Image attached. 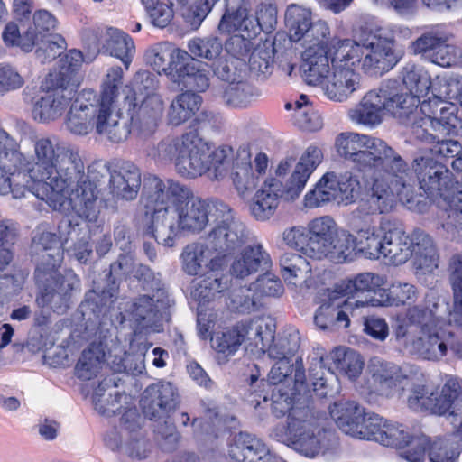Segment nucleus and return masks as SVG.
<instances>
[{"mask_svg": "<svg viewBox=\"0 0 462 462\" xmlns=\"http://www.w3.org/2000/svg\"><path fill=\"white\" fill-rule=\"evenodd\" d=\"M337 153L360 171H372L369 187L371 213L391 210L397 201L409 204L414 197L411 170L402 157L383 140L346 132L335 142Z\"/></svg>", "mask_w": 462, "mask_h": 462, "instance_id": "1", "label": "nucleus"}, {"mask_svg": "<svg viewBox=\"0 0 462 462\" xmlns=\"http://www.w3.org/2000/svg\"><path fill=\"white\" fill-rule=\"evenodd\" d=\"M142 201L146 214H152L147 233L158 244L171 247L181 232L198 234L206 227L217 200H202L188 186L152 175L144 180Z\"/></svg>", "mask_w": 462, "mask_h": 462, "instance_id": "2", "label": "nucleus"}, {"mask_svg": "<svg viewBox=\"0 0 462 462\" xmlns=\"http://www.w3.org/2000/svg\"><path fill=\"white\" fill-rule=\"evenodd\" d=\"M232 148L212 150L196 131L180 138H166L160 142L155 156L162 162H174L176 171L183 177L196 178L204 173L212 180H221L227 175Z\"/></svg>", "mask_w": 462, "mask_h": 462, "instance_id": "3", "label": "nucleus"}, {"mask_svg": "<svg viewBox=\"0 0 462 462\" xmlns=\"http://www.w3.org/2000/svg\"><path fill=\"white\" fill-rule=\"evenodd\" d=\"M33 152L30 159L23 155L22 162L13 168L9 174L12 180V195L14 199L31 192L42 200H52L53 181L60 174L62 154L68 145L59 143L49 136H35L32 139Z\"/></svg>", "mask_w": 462, "mask_h": 462, "instance_id": "4", "label": "nucleus"}, {"mask_svg": "<svg viewBox=\"0 0 462 462\" xmlns=\"http://www.w3.org/2000/svg\"><path fill=\"white\" fill-rule=\"evenodd\" d=\"M408 323L396 331L397 338H405L410 354L420 359L438 363L450 352L462 360V336L439 326L436 315L427 308L412 307L407 311Z\"/></svg>", "mask_w": 462, "mask_h": 462, "instance_id": "5", "label": "nucleus"}, {"mask_svg": "<svg viewBox=\"0 0 462 462\" xmlns=\"http://www.w3.org/2000/svg\"><path fill=\"white\" fill-rule=\"evenodd\" d=\"M413 171L421 189L431 197L439 208V219L443 229L457 239L462 233V190L455 189L451 173L441 163L428 156L417 157L413 161Z\"/></svg>", "mask_w": 462, "mask_h": 462, "instance_id": "6", "label": "nucleus"}, {"mask_svg": "<svg viewBox=\"0 0 462 462\" xmlns=\"http://www.w3.org/2000/svg\"><path fill=\"white\" fill-rule=\"evenodd\" d=\"M58 178L52 182L54 196L67 195L72 210L77 216L89 222H96L103 208L97 185L85 172L84 162L78 152L68 145L62 154Z\"/></svg>", "mask_w": 462, "mask_h": 462, "instance_id": "7", "label": "nucleus"}, {"mask_svg": "<svg viewBox=\"0 0 462 462\" xmlns=\"http://www.w3.org/2000/svg\"><path fill=\"white\" fill-rule=\"evenodd\" d=\"M322 159L321 150L316 146H310L296 164L285 188L281 180L275 178L267 179L250 203V212L254 217L261 221L269 219L274 215L282 196L287 200L297 199Z\"/></svg>", "mask_w": 462, "mask_h": 462, "instance_id": "8", "label": "nucleus"}, {"mask_svg": "<svg viewBox=\"0 0 462 462\" xmlns=\"http://www.w3.org/2000/svg\"><path fill=\"white\" fill-rule=\"evenodd\" d=\"M76 88L69 75L51 72L41 86L40 97L34 101L33 118L46 123L60 118L75 97Z\"/></svg>", "mask_w": 462, "mask_h": 462, "instance_id": "9", "label": "nucleus"}, {"mask_svg": "<svg viewBox=\"0 0 462 462\" xmlns=\"http://www.w3.org/2000/svg\"><path fill=\"white\" fill-rule=\"evenodd\" d=\"M34 276L40 289L35 300L38 307H50L55 312L65 313L73 291L79 286L77 275L71 271L61 274L58 268L36 267Z\"/></svg>", "mask_w": 462, "mask_h": 462, "instance_id": "10", "label": "nucleus"}, {"mask_svg": "<svg viewBox=\"0 0 462 462\" xmlns=\"http://www.w3.org/2000/svg\"><path fill=\"white\" fill-rule=\"evenodd\" d=\"M319 417L309 407L292 410L287 435L293 448L307 457H314L327 447L331 433L319 425Z\"/></svg>", "mask_w": 462, "mask_h": 462, "instance_id": "11", "label": "nucleus"}, {"mask_svg": "<svg viewBox=\"0 0 462 462\" xmlns=\"http://www.w3.org/2000/svg\"><path fill=\"white\" fill-rule=\"evenodd\" d=\"M215 216L219 219L215 227L208 235V244L218 254L226 255L241 247L248 239V232L245 224L233 217L229 206L217 200Z\"/></svg>", "mask_w": 462, "mask_h": 462, "instance_id": "12", "label": "nucleus"}, {"mask_svg": "<svg viewBox=\"0 0 462 462\" xmlns=\"http://www.w3.org/2000/svg\"><path fill=\"white\" fill-rule=\"evenodd\" d=\"M83 40L85 47L88 49L89 60H93L104 50L119 59L127 69L135 53L132 38L118 29H88L84 32Z\"/></svg>", "mask_w": 462, "mask_h": 462, "instance_id": "13", "label": "nucleus"}, {"mask_svg": "<svg viewBox=\"0 0 462 462\" xmlns=\"http://www.w3.org/2000/svg\"><path fill=\"white\" fill-rule=\"evenodd\" d=\"M426 450L430 462H457L460 444L455 435L436 437L434 439L420 435L411 439L410 448L401 451L400 457L407 462H424Z\"/></svg>", "mask_w": 462, "mask_h": 462, "instance_id": "14", "label": "nucleus"}, {"mask_svg": "<svg viewBox=\"0 0 462 462\" xmlns=\"http://www.w3.org/2000/svg\"><path fill=\"white\" fill-rule=\"evenodd\" d=\"M284 22L290 40L303 41L306 47L313 43L320 44L329 34L328 26L325 22L313 23L310 10L297 4L287 6Z\"/></svg>", "mask_w": 462, "mask_h": 462, "instance_id": "15", "label": "nucleus"}, {"mask_svg": "<svg viewBox=\"0 0 462 462\" xmlns=\"http://www.w3.org/2000/svg\"><path fill=\"white\" fill-rule=\"evenodd\" d=\"M99 109V102L92 90L80 92L70 105L65 125L73 134L87 135L94 127Z\"/></svg>", "mask_w": 462, "mask_h": 462, "instance_id": "16", "label": "nucleus"}, {"mask_svg": "<svg viewBox=\"0 0 462 462\" xmlns=\"http://www.w3.org/2000/svg\"><path fill=\"white\" fill-rule=\"evenodd\" d=\"M359 42L365 47L362 69L365 73L383 74L391 70L402 58V52L391 46H385L370 30Z\"/></svg>", "mask_w": 462, "mask_h": 462, "instance_id": "17", "label": "nucleus"}, {"mask_svg": "<svg viewBox=\"0 0 462 462\" xmlns=\"http://www.w3.org/2000/svg\"><path fill=\"white\" fill-rule=\"evenodd\" d=\"M179 396L174 386L168 382H158L149 385L143 393L140 405L143 414L150 420L166 418L175 410Z\"/></svg>", "mask_w": 462, "mask_h": 462, "instance_id": "18", "label": "nucleus"}, {"mask_svg": "<svg viewBox=\"0 0 462 462\" xmlns=\"http://www.w3.org/2000/svg\"><path fill=\"white\" fill-rule=\"evenodd\" d=\"M332 72L323 86L325 95L330 100L344 102L364 89L361 75L347 66H332Z\"/></svg>", "mask_w": 462, "mask_h": 462, "instance_id": "19", "label": "nucleus"}, {"mask_svg": "<svg viewBox=\"0 0 462 462\" xmlns=\"http://www.w3.org/2000/svg\"><path fill=\"white\" fill-rule=\"evenodd\" d=\"M125 102L131 111V121L141 131L152 133L155 130L162 118L164 104L161 96L147 94L140 104L135 95H127Z\"/></svg>", "mask_w": 462, "mask_h": 462, "instance_id": "20", "label": "nucleus"}, {"mask_svg": "<svg viewBox=\"0 0 462 462\" xmlns=\"http://www.w3.org/2000/svg\"><path fill=\"white\" fill-rule=\"evenodd\" d=\"M395 85V80H389L382 84L378 89L367 92L360 104L348 111L349 118L359 125L374 126L382 121L384 111V98H387L389 85Z\"/></svg>", "mask_w": 462, "mask_h": 462, "instance_id": "21", "label": "nucleus"}, {"mask_svg": "<svg viewBox=\"0 0 462 462\" xmlns=\"http://www.w3.org/2000/svg\"><path fill=\"white\" fill-rule=\"evenodd\" d=\"M384 240L382 256L396 265L406 263L412 255L411 235L405 234L402 226L385 219L383 223Z\"/></svg>", "mask_w": 462, "mask_h": 462, "instance_id": "22", "label": "nucleus"}, {"mask_svg": "<svg viewBox=\"0 0 462 462\" xmlns=\"http://www.w3.org/2000/svg\"><path fill=\"white\" fill-rule=\"evenodd\" d=\"M186 57H182L181 61L176 69L170 74L171 81L179 87L190 88L199 92L206 91L209 87V72L205 65L191 57L188 51H184Z\"/></svg>", "mask_w": 462, "mask_h": 462, "instance_id": "23", "label": "nucleus"}, {"mask_svg": "<svg viewBox=\"0 0 462 462\" xmlns=\"http://www.w3.org/2000/svg\"><path fill=\"white\" fill-rule=\"evenodd\" d=\"M96 131L99 135L116 143L125 141L131 133L129 121L122 116V112L117 109L116 105H99Z\"/></svg>", "mask_w": 462, "mask_h": 462, "instance_id": "24", "label": "nucleus"}, {"mask_svg": "<svg viewBox=\"0 0 462 462\" xmlns=\"http://www.w3.org/2000/svg\"><path fill=\"white\" fill-rule=\"evenodd\" d=\"M303 73L309 85H321L326 83L329 76V52L327 51L326 40L320 44H310L302 53Z\"/></svg>", "mask_w": 462, "mask_h": 462, "instance_id": "25", "label": "nucleus"}, {"mask_svg": "<svg viewBox=\"0 0 462 462\" xmlns=\"http://www.w3.org/2000/svg\"><path fill=\"white\" fill-rule=\"evenodd\" d=\"M337 293L333 291L329 294V303H323L316 311L314 317L315 324L320 329H329L335 325L347 328L349 326L348 311L352 310L353 306L363 307L365 305V301L360 300H344L337 301Z\"/></svg>", "mask_w": 462, "mask_h": 462, "instance_id": "26", "label": "nucleus"}, {"mask_svg": "<svg viewBox=\"0 0 462 462\" xmlns=\"http://www.w3.org/2000/svg\"><path fill=\"white\" fill-rule=\"evenodd\" d=\"M233 157L234 152L232 151L227 173L230 171V178L238 195L245 198L256 188L259 180L258 175L253 170L251 155L247 149H239L236 158Z\"/></svg>", "mask_w": 462, "mask_h": 462, "instance_id": "27", "label": "nucleus"}, {"mask_svg": "<svg viewBox=\"0 0 462 462\" xmlns=\"http://www.w3.org/2000/svg\"><path fill=\"white\" fill-rule=\"evenodd\" d=\"M272 266L270 254L261 244L245 247L237 254L230 266V273L244 279L259 271H267Z\"/></svg>", "mask_w": 462, "mask_h": 462, "instance_id": "28", "label": "nucleus"}, {"mask_svg": "<svg viewBox=\"0 0 462 462\" xmlns=\"http://www.w3.org/2000/svg\"><path fill=\"white\" fill-rule=\"evenodd\" d=\"M432 413L446 415L453 422L462 416V384L455 377L447 379L440 390L433 393Z\"/></svg>", "mask_w": 462, "mask_h": 462, "instance_id": "29", "label": "nucleus"}, {"mask_svg": "<svg viewBox=\"0 0 462 462\" xmlns=\"http://www.w3.org/2000/svg\"><path fill=\"white\" fill-rule=\"evenodd\" d=\"M310 238L309 257L322 259L328 255V248L336 238L337 233V224L329 216H323L312 219L308 224Z\"/></svg>", "mask_w": 462, "mask_h": 462, "instance_id": "30", "label": "nucleus"}, {"mask_svg": "<svg viewBox=\"0 0 462 462\" xmlns=\"http://www.w3.org/2000/svg\"><path fill=\"white\" fill-rule=\"evenodd\" d=\"M413 266L416 275L431 273L439 266V254L433 239L423 230L411 233Z\"/></svg>", "mask_w": 462, "mask_h": 462, "instance_id": "31", "label": "nucleus"}, {"mask_svg": "<svg viewBox=\"0 0 462 462\" xmlns=\"http://www.w3.org/2000/svg\"><path fill=\"white\" fill-rule=\"evenodd\" d=\"M141 171L132 162H123L110 173L111 192L117 198L132 200L136 198L141 187Z\"/></svg>", "mask_w": 462, "mask_h": 462, "instance_id": "32", "label": "nucleus"}, {"mask_svg": "<svg viewBox=\"0 0 462 462\" xmlns=\"http://www.w3.org/2000/svg\"><path fill=\"white\" fill-rule=\"evenodd\" d=\"M162 297L143 295L133 301L128 309V313L137 329L151 328L152 331H160L159 304L162 302Z\"/></svg>", "mask_w": 462, "mask_h": 462, "instance_id": "33", "label": "nucleus"}, {"mask_svg": "<svg viewBox=\"0 0 462 462\" xmlns=\"http://www.w3.org/2000/svg\"><path fill=\"white\" fill-rule=\"evenodd\" d=\"M367 28L361 27L355 34V39L336 40L328 50L332 66L351 67L361 63L365 55V47L359 42L365 38Z\"/></svg>", "mask_w": 462, "mask_h": 462, "instance_id": "34", "label": "nucleus"}, {"mask_svg": "<svg viewBox=\"0 0 462 462\" xmlns=\"http://www.w3.org/2000/svg\"><path fill=\"white\" fill-rule=\"evenodd\" d=\"M184 50L175 48L168 42L157 43L149 48L144 55L146 63L158 74H164L169 80L184 55Z\"/></svg>", "mask_w": 462, "mask_h": 462, "instance_id": "35", "label": "nucleus"}, {"mask_svg": "<svg viewBox=\"0 0 462 462\" xmlns=\"http://www.w3.org/2000/svg\"><path fill=\"white\" fill-rule=\"evenodd\" d=\"M230 287L231 280L227 275L210 268L197 279L193 296L205 304L221 299Z\"/></svg>", "mask_w": 462, "mask_h": 462, "instance_id": "36", "label": "nucleus"}, {"mask_svg": "<svg viewBox=\"0 0 462 462\" xmlns=\"http://www.w3.org/2000/svg\"><path fill=\"white\" fill-rule=\"evenodd\" d=\"M71 229L70 221L62 220L59 225L60 236L50 232L41 234L37 246L42 250L41 263L37 267H43L44 269L59 268L63 258V252L61 250L62 240H68L67 236H63L64 231Z\"/></svg>", "mask_w": 462, "mask_h": 462, "instance_id": "37", "label": "nucleus"}, {"mask_svg": "<svg viewBox=\"0 0 462 462\" xmlns=\"http://www.w3.org/2000/svg\"><path fill=\"white\" fill-rule=\"evenodd\" d=\"M387 217H382L379 226H371L365 221L361 226L355 224L357 252L369 259H379L383 248V223Z\"/></svg>", "mask_w": 462, "mask_h": 462, "instance_id": "38", "label": "nucleus"}, {"mask_svg": "<svg viewBox=\"0 0 462 462\" xmlns=\"http://www.w3.org/2000/svg\"><path fill=\"white\" fill-rule=\"evenodd\" d=\"M368 372L380 391L388 392L409 377L404 367L392 362L374 357L368 365Z\"/></svg>", "mask_w": 462, "mask_h": 462, "instance_id": "39", "label": "nucleus"}, {"mask_svg": "<svg viewBox=\"0 0 462 462\" xmlns=\"http://www.w3.org/2000/svg\"><path fill=\"white\" fill-rule=\"evenodd\" d=\"M213 251L208 244L191 243L187 245L181 253L182 269L189 275H202L212 268L213 260L210 253Z\"/></svg>", "mask_w": 462, "mask_h": 462, "instance_id": "40", "label": "nucleus"}, {"mask_svg": "<svg viewBox=\"0 0 462 462\" xmlns=\"http://www.w3.org/2000/svg\"><path fill=\"white\" fill-rule=\"evenodd\" d=\"M250 8L247 6L226 5V11L218 24L222 33L241 32L248 37L255 36L254 17L249 15Z\"/></svg>", "mask_w": 462, "mask_h": 462, "instance_id": "41", "label": "nucleus"}, {"mask_svg": "<svg viewBox=\"0 0 462 462\" xmlns=\"http://www.w3.org/2000/svg\"><path fill=\"white\" fill-rule=\"evenodd\" d=\"M386 283L385 277L373 273H361L352 278L342 280L335 284L333 293L338 295H355L359 292H377Z\"/></svg>", "mask_w": 462, "mask_h": 462, "instance_id": "42", "label": "nucleus"}, {"mask_svg": "<svg viewBox=\"0 0 462 462\" xmlns=\"http://www.w3.org/2000/svg\"><path fill=\"white\" fill-rule=\"evenodd\" d=\"M201 103V97L190 90L177 95L168 108V123L178 126L187 122L199 111Z\"/></svg>", "mask_w": 462, "mask_h": 462, "instance_id": "43", "label": "nucleus"}, {"mask_svg": "<svg viewBox=\"0 0 462 462\" xmlns=\"http://www.w3.org/2000/svg\"><path fill=\"white\" fill-rule=\"evenodd\" d=\"M364 411V408L355 401L340 400L330 407V415L337 427L350 436L357 429Z\"/></svg>", "mask_w": 462, "mask_h": 462, "instance_id": "44", "label": "nucleus"}, {"mask_svg": "<svg viewBox=\"0 0 462 462\" xmlns=\"http://www.w3.org/2000/svg\"><path fill=\"white\" fill-rule=\"evenodd\" d=\"M280 266L285 282L294 285L306 282L311 275L310 262L295 253H284L280 258Z\"/></svg>", "mask_w": 462, "mask_h": 462, "instance_id": "45", "label": "nucleus"}, {"mask_svg": "<svg viewBox=\"0 0 462 462\" xmlns=\"http://www.w3.org/2000/svg\"><path fill=\"white\" fill-rule=\"evenodd\" d=\"M246 340L262 351L268 350L274 340L275 325L271 319H255L242 322Z\"/></svg>", "mask_w": 462, "mask_h": 462, "instance_id": "46", "label": "nucleus"}, {"mask_svg": "<svg viewBox=\"0 0 462 462\" xmlns=\"http://www.w3.org/2000/svg\"><path fill=\"white\" fill-rule=\"evenodd\" d=\"M105 361L101 344L92 343L84 349L76 364L75 373L81 380H90L97 375Z\"/></svg>", "mask_w": 462, "mask_h": 462, "instance_id": "47", "label": "nucleus"}, {"mask_svg": "<svg viewBox=\"0 0 462 462\" xmlns=\"http://www.w3.org/2000/svg\"><path fill=\"white\" fill-rule=\"evenodd\" d=\"M395 85H389L387 98H384V110L393 116L407 124L415 114H418V106L420 100L408 94H393L390 88H395Z\"/></svg>", "mask_w": 462, "mask_h": 462, "instance_id": "48", "label": "nucleus"}, {"mask_svg": "<svg viewBox=\"0 0 462 462\" xmlns=\"http://www.w3.org/2000/svg\"><path fill=\"white\" fill-rule=\"evenodd\" d=\"M337 176L335 172H327L304 198L305 206L318 208L330 201H337Z\"/></svg>", "mask_w": 462, "mask_h": 462, "instance_id": "49", "label": "nucleus"}, {"mask_svg": "<svg viewBox=\"0 0 462 462\" xmlns=\"http://www.w3.org/2000/svg\"><path fill=\"white\" fill-rule=\"evenodd\" d=\"M259 96V90L245 78L234 84H228L222 97L228 106L242 108L251 105Z\"/></svg>", "mask_w": 462, "mask_h": 462, "instance_id": "50", "label": "nucleus"}, {"mask_svg": "<svg viewBox=\"0 0 462 462\" xmlns=\"http://www.w3.org/2000/svg\"><path fill=\"white\" fill-rule=\"evenodd\" d=\"M453 106L442 100L437 96L429 97L420 103L419 114H423L424 117H430L435 122H441L443 132L449 131L450 126H455Z\"/></svg>", "mask_w": 462, "mask_h": 462, "instance_id": "51", "label": "nucleus"}, {"mask_svg": "<svg viewBox=\"0 0 462 462\" xmlns=\"http://www.w3.org/2000/svg\"><path fill=\"white\" fill-rule=\"evenodd\" d=\"M402 82L410 91L409 96L417 100L428 94L430 88V77L421 67L407 64L402 71Z\"/></svg>", "mask_w": 462, "mask_h": 462, "instance_id": "52", "label": "nucleus"}, {"mask_svg": "<svg viewBox=\"0 0 462 462\" xmlns=\"http://www.w3.org/2000/svg\"><path fill=\"white\" fill-rule=\"evenodd\" d=\"M154 26L164 28L173 18V6H185L189 0H141Z\"/></svg>", "mask_w": 462, "mask_h": 462, "instance_id": "53", "label": "nucleus"}, {"mask_svg": "<svg viewBox=\"0 0 462 462\" xmlns=\"http://www.w3.org/2000/svg\"><path fill=\"white\" fill-rule=\"evenodd\" d=\"M331 359L337 368L346 374L350 379L360 375L364 368V359L356 350L346 347H337L331 353Z\"/></svg>", "mask_w": 462, "mask_h": 462, "instance_id": "54", "label": "nucleus"}, {"mask_svg": "<svg viewBox=\"0 0 462 462\" xmlns=\"http://www.w3.org/2000/svg\"><path fill=\"white\" fill-rule=\"evenodd\" d=\"M245 340H246V337L243 331L242 322L231 328L217 333L211 339L212 346L218 353L226 356L234 355Z\"/></svg>", "mask_w": 462, "mask_h": 462, "instance_id": "55", "label": "nucleus"}, {"mask_svg": "<svg viewBox=\"0 0 462 462\" xmlns=\"http://www.w3.org/2000/svg\"><path fill=\"white\" fill-rule=\"evenodd\" d=\"M300 340V334L297 330L284 332L273 345L269 346L268 355L273 359L292 361L299 350Z\"/></svg>", "mask_w": 462, "mask_h": 462, "instance_id": "56", "label": "nucleus"}, {"mask_svg": "<svg viewBox=\"0 0 462 462\" xmlns=\"http://www.w3.org/2000/svg\"><path fill=\"white\" fill-rule=\"evenodd\" d=\"M226 305L234 312L250 313L256 308V298L252 286L230 287Z\"/></svg>", "mask_w": 462, "mask_h": 462, "instance_id": "57", "label": "nucleus"}, {"mask_svg": "<svg viewBox=\"0 0 462 462\" xmlns=\"http://www.w3.org/2000/svg\"><path fill=\"white\" fill-rule=\"evenodd\" d=\"M415 437L411 436L403 425L386 420L383 433L377 437V442L386 447L402 448L403 451L410 448L411 439Z\"/></svg>", "mask_w": 462, "mask_h": 462, "instance_id": "58", "label": "nucleus"}, {"mask_svg": "<svg viewBox=\"0 0 462 462\" xmlns=\"http://www.w3.org/2000/svg\"><path fill=\"white\" fill-rule=\"evenodd\" d=\"M3 40L6 45L18 46L24 52H30L38 43V35L33 28H28L23 34L20 33L15 23H8L3 32Z\"/></svg>", "mask_w": 462, "mask_h": 462, "instance_id": "59", "label": "nucleus"}, {"mask_svg": "<svg viewBox=\"0 0 462 462\" xmlns=\"http://www.w3.org/2000/svg\"><path fill=\"white\" fill-rule=\"evenodd\" d=\"M189 54L208 60L217 59L223 51L222 42L216 36L197 37L188 43Z\"/></svg>", "mask_w": 462, "mask_h": 462, "instance_id": "60", "label": "nucleus"}, {"mask_svg": "<svg viewBox=\"0 0 462 462\" xmlns=\"http://www.w3.org/2000/svg\"><path fill=\"white\" fill-rule=\"evenodd\" d=\"M247 64L245 60L225 59L218 60L213 67L214 74L228 84H234L247 76Z\"/></svg>", "mask_w": 462, "mask_h": 462, "instance_id": "61", "label": "nucleus"}, {"mask_svg": "<svg viewBox=\"0 0 462 462\" xmlns=\"http://www.w3.org/2000/svg\"><path fill=\"white\" fill-rule=\"evenodd\" d=\"M326 257L330 260L340 263L346 260H352L356 252H357L356 239L355 235L342 234L340 236L336 235V238L328 248Z\"/></svg>", "mask_w": 462, "mask_h": 462, "instance_id": "62", "label": "nucleus"}, {"mask_svg": "<svg viewBox=\"0 0 462 462\" xmlns=\"http://www.w3.org/2000/svg\"><path fill=\"white\" fill-rule=\"evenodd\" d=\"M294 123L305 131H316L322 126L320 116L307 103L305 96L295 103Z\"/></svg>", "mask_w": 462, "mask_h": 462, "instance_id": "63", "label": "nucleus"}, {"mask_svg": "<svg viewBox=\"0 0 462 462\" xmlns=\"http://www.w3.org/2000/svg\"><path fill=\"white\" fill-rule=\"evenodd\" d=\"M35 46H38L35 51L36 58L41 63H46L60 56L66 49V41L60 34H50L39 38Z\"/></svg>", "mask_w": 462, "mask_h": 462, "instance_id": "64", "label": "nucleus"}]
</instances>
